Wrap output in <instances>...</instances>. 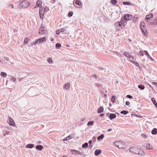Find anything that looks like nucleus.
I'll return each instance as SVG.
<instances>
[{
  "label": "nucleus",
  "mask_w": 157,
  "mask_h": 157,
  "mask_svg": "<svg viewBox=\"0 0 157 157\" xmlns=\"http://www.w3.org/2000/svg\"><path fill=\"white\" fill-rule=\"evenodd\" d=\"M129 151L132 153L138 155H143L144 154V152L142 149L136 147H130Z\"/></svg>",
  "instance_id": "1"
},
{
  "label": "nucleus",
  "mask_w": 157,
  "mask_h": 157,
  "mask_svg": "<svg viewBox=\"0 0 157 157\" xmlns=\"http://www.w3.org/2000/svg\"><path fill=\"white\" fill-rule=\"evenodd\" d=\"M29 6V3L27 1H22L20 4V7L22 8H25Z\"/></svg>",
  "instance_id": "2"
},
{
  "label": "nucleus",
  "mask_w": 157,
  "mask_h": 157,
  "mask_svg": "<svg viewBox=\"0 0 157 157\" xmlns=\"http://www.w3.org/2000/svg\"><path fill=\"white\" fill-rule=\"evenodd\" d=\"M45 9L43 7H41L39 10L40 17L41 19H43L45 12Z\"/></svg>",
  "instance_id": "3"
},
{
  "label": "nucleus",
  "mask_w": 157,
  "mask_h": 157,
  "mask_svg": "<svg viewBox=\"0 0 157 157\" xmlns=\"http://www.w3.org/2000/svg\"><path fill=\"white\" fill-rule=\"evenodd\" d=\"M145 24L144 22H142L140 23V28L141 30L143 33L145 35V33H147V31L144 28Z\"/></svg>",
  "instance_id": "4"
},
{
  "label": "nucleus",
  "mask_w": 157,
  "mask_h": 157,
  "mask_svg": "<svg viewBox=\"0 0 157 157\" xmlns=\"http://www.w3.org/2000/svg\"><path fill=\"white\" fill-rule=\"evenodd\" d=\"M132 17V16L131 15L129 14H126L124 15L123 17L124 18V20L126 21H128L131 20Z\"/></svg>",
  "instance_id": "5"
},
{
  "label": "nucleus",
  "mask_w": 157,
  "mask_h": 157,
  "mask_svg": "<svg viewBox=\"0 0 157 157\" xmlns=\"http://www.w3.org/2000/svg\"><path fill=\"white\" fill-rule=\"evenodd\" d=\"M45 28L44 26H41L39 29V33L40 35H43L45 33Z\"/></svg>",
  "instance_id": "6"
},
{
  "label": "nucleus",
  "mask_w": 157,
  "mask_h": 157,
  "mask_svg": "<svg viewBox=\"0 0 157 157\" xmlns=\"http://www.w3.org/2000/svg\"><path fill=\"white\" fill-rule=\"evenodd\" d=\"M70 83L69 82L65 83L63 86V89L66 90H69L70 86Z\"/></svg>",
  "instance_id": "7"
},
{
  "label": "nucleus",
  "mask_w": 157,
  "mask_h": 157,
  "mask_svg": "<svg viewBox=\"0 0 157 157\" xmlns=\"http://www.w3.org/2000/svg\"><path fill=\"white\" fill-rule=\"evenodd\" d=\"M126 145L124 142H121L120 144H119L118 148L119 149H124L125 148Z\"/></svg>",
  "instance_id": "8"
},
{
  "label": "nucleus",
  "mask_w": 157,
  "mask_h": 157,
  "mask_svg": "<svg viewBox=\"0 0 157 157\" xmlns=\"http://www.w3.org/2000/svg\"><path fill=\"white\" fill-rule=\"evenodd\" d=\"M153 18V14L152 13H150L149 14L147 15L145 17V19L147 21L150 20Z\"/></svg>",
  "instance_id": "9"
},
{
  "label": "nucleus",
  "mask_w": 157,
  "mask_h": 157,
  "mask_svg": "<svg viewBox=\"0 0 157 157\" xmlns=\"http://www.w3.org/2000/svg\"><path fill=\"white\" fill-rule=\"evenodd\" d=\"M65 30V29L64 28H62L60 29L57 30L56 32V34L57 35H59L60 32H64Z\"/></svg>",
  "instance_id": "10"
},
{
  "label": "nucleus",
  "mask_w": 157,
  "mask_h": 157,
  "mask_svg": "<svg viewBox=\"0 0 157 157\" xmlns=\"http://www.w3.org/2000/svg\"><path fill=\"white\" fill-rule=\"evenodd\" d=\"M115 25L118 30H120L121 28H122V27H121V25L119 22L116 23Z\"/></svg>",
  "instance_id": "11"
},
{
  "label": "nucleus",
  "mask_w": 157,
  "mask_h": 157,
  "mask_svg": "<svg viewBox=\"0 0 157 157\" xmlns=\"http://www.w3.org/2000/svg\"><path fill=\"white\" fill-rule=\"evenodd\" d=\"M123 20H124V18L122 17L121 20L119 22L120 24L121 25V27H122V28H124L125 26V25H124Z\"/></svg>",
  "instance_id": "12"
},
{
  "label": "nucleus",
  "mask_w": 157,
  "mask_h": 157,
  "mask_svg": "<svg viewBox=\"0 0 157 157\" xmlns=\"http://www.w3.org/2000/svg\"><path fill=\"white\" fill-rule=\"evenodd\" d=\"M116 115L114 113H111L109 115V117L110 120H112L116 117Z\"/></svg>",
  "instance_id": "13"
},
{
  "label": "nucleus",
  "mask_w": 157,
  "mask_h": 157,
  "mask_svg": "<svg viewBox=\"0 0 157 157\" xmlns=\"http://www.w3.org/2000/svg\"><path fill=\"white\" fill-rule=\"evenodd\" d=\"M121 142V141H115L114 142L113 144L114 146L118 148V147H119V144H120Z\"/></svg>",
  "instance_id": "14"
},
{
  "label": "nucleus",
  "mask_w": 157,
  "mask_h": 157,
  "mask_svg": "<svg viewBox=\"0 0 157 157\" xmlns=\"http://www.w3.org/2000/svg\"><path fill=\"white\" fill-rule=\"evenodd\" d=\"M104 109L102 106H100L98 109V113H100L103 112Z\"/></svg>",
  "instance_id": "15"
},
{
  "label": "nucleus",
  "mask_w": 157,
  "mask_h": 157,
  "mask_svg": "<svg viewBox=\"0 0 157 157\" xmlns=\"http://www.w3.org/2000/svg\"><path fill=\"white\" fill-rule=\"evenodd\" d=\"M39 44L40 43H42L43 42L45 41L46 40V39L45 37H43L42 38H40L39 39Z\"/></svg>",
  "instance_id": "16"
},
{
  "label": "nucleus",
  "mask_w": 157,
  "mask_h": 157,
  "mask_svg": "<svg viewBox=\"0 0 157 157\" xmlns=\"http://www.w3.org/2000/svg\"><path fill=\"white\" fill-rule=\"evenodd\" d=\"M101 152V150L100 149L96 150L94 152V154L95 155H98Z\"/></svg>",
  "instance_id": "17"
},
{
  "label": "nucleus",
  "mask_w": 157,
  "mask_h": 157,
  "mask_svg": "<svg viewBox=\"0 0 157 157\" xmlns=\"http://www.w3.org/2000/svg\"><path fill=\"white\" fill-rule=\"evenodd\" d=\"M146 148L148 150H151L153 149L151 145L150 144L148 143L147 144H146Z\"/></svg>",
  "instance_id": "18"
},
{
  "label": "nucleus",
  "mask_w": 157,
  "mask_h": 157,
  "mask_svg": "<svg viewBox=\"0 0 157 157\" xmlns=\"http://www.w3.org/2000/svg\"><path fill=\"white\" fill-rule=\"evenodd\" d=\"M10 122L9 124L10 125V126H13L15 124V122L11 118H10Z\"/></svg>",
  "instance_id": "19"
},
{
  "label": "nucleus",
  "mask_w": 157,
  "mask_h": 157,
  "mask_svg": "<svg viewBox=\"0 0 157 157\" xmlns=\"http://www.w3.org/2000/svg\"><path fill=\"white\" fill-rule=\"evenodd\" d=\"M43 147L40 145H38L36 147V149L39 151H41L43 148Z\"/></svg>",
  "instance_id": "20"
},
{
  "label": "nucleus",
  "mask_w": 157,
  "mask_h": 157,
  "mask_svg": "<svg viewBox=\"0 0 157 157\" xmlns=\"http://www.w3.org/2000/svg\"><path fill=\"white\" fill-rule=\"evenodd\" d=\"M34 144H28L26 146V147L27 148H32L34 147Z\"/></svg>",
  "instance_id": "21"
},
{
  "label": "nucleus",
  "mask_w": 157,
  "mask_h": 157,
  "mask_svg": "<svg viewBox=\"0 0 157 157\" xmlns=\"http://www.w3.org/2000/svg\"><path fill=\"white\" fill-rule=\"evenodd\" d=\"M151 133L153 135H155L157 133V129L154 128L151 131Z\"/></svg>",
  "instance_id": "22"
},
{
  "label": "nucleus",
  "mask_w": 157,
  "mask_h": 157,
  "mask_svg": "<svg viewBox=\"0 0 157 157\" xmlns=\"http://www.w3.org/2000/svg\"><path fill=\"white\" fill-rule=\"evenodd\" d=\"M104 137V135L103 134H101L100 136H98L97 138V140H98L100 141Z\"/></svg>",
  "instance_id": "23"
},
{
  "label": "nucleus",
  "mask_w": 157,
  "mask_h": 157,
  "mask_svg": "<svg viewBox=\"0 0 157 157\" xmlns=\"http://www.w3.org/2000/svg\"><path fill=\"white\" fill-rule=\"evenodd\" d=\"M151 100L152 101L153 103L155 106L157 108V103L156 102V101H155L154 98H152L151 99Z\"/></svg>",
  "instance_id": "24"
},
{
  "label": "nucleus",
  "mask_w": 157,
  "mask_h": 157,
  "mask_svg": "<svg viewBox=\"0 0 157 157\" xmlns=\"http://www.w3.org/2000/svg\"><path fill=\"white\" fill-rule=\"evenodd\" d=\"M42 2L40 0H38L36 3V5L38 7H40V6L41 5Z\"/></svg>",
  "instance_id": "25"
},
{
  "label": "nucleus",
  "mask_w": 157,
  "mask_h": 157,
  "mask_svg": "<svg viewBox=\"0 0 157 157\" xmlns=\"http://www.w3.org/2000/svg\"><path fill=\"white\" fill-rule=\"evenodd\" d=\"M47 61L49 63L51 64L53 63V61L52 60V58L49 57L47 59Z\"/></svg>",
  "instance_id": "26"
},
{
  "label": "nucleus",
  "mask_w": 157,
  "mask_h": 157,
  "mask_svg": "<svg viewBox=\"0 0 157 157\" xmlns=\"http://www.w3.org/2000/svg\"><path fill=\"white\" fill-rule=\"evenodd\" d=\"M71 151L73 154L75 155L77 154L78 151L75 149H71Z\"/></svg>",
  "instance_id": "27"
},
{
  "label": "nucleus",
  "mask_w": 157,
  "mask_h": 157,
  "mask_svg": "<svg viewBox=\"0 0 157 157\" xmlns=\"http://www.w3.org/2000/svg\"><path fill=\"white\" fill-rule=\"evenodd\" d=\"M124 55L126 57L128 58H130L131 57V56L128 53L126 52H125L124 53Z\"/></svg>",
  "instance_id": "28"
},
{
  "label": "nucleus",
  "mask_w": 157,
  "mask_h": 157,
  "mask_svg": "<svg viewBox=\"0 0 157 157\" xmlns=\"http://www.w3.org/2000/svg\"><path fill=\"white\" fill-rule=\"evenodd\" d=\"M138 87L141 90H143L145 88V86L143 85L140 84L138 86Z\"/></svg>",
  "instance_id": "29"
},
{
  "label": "nucleus",
  "mask_w": 157,
  "mask_h": 157,
  "mask_svg": "<svg viewBox=\"0 0 157 157\" xmlns=\"http://www.w3.org/2000/svg\"><path fill=\"white\" fill-rule=\"evenodd\" d=\"M88 143L86 142L82 145V147L83 148H87L88 147Z\"/></svg>",
  "instance_id": "30"
},
{
  "label": "nucleus",
  "mask_w": 157,
  "mask_h": 157,
  "mask_svg": "<svg viewBox=\"0 0 157 157\" xmlns=\"http://www.w3.org/2000/svg\"><path fill=\"white\" fill-rule=\"evenodd\" d=\"M121 113L124 115H126L128 113V111L126 110H123L121 112Z\"/></svg>",
  "instance_id": "31"
},
{
  "label": "nucleus",
  "mask_w": 157,
  "mask_h": 157,
  "mask_svg": "<svg viewBox=\"0 0 157 157\" xmlns=\"http://www.w3.org/2000/svg\"><path fill=\"white\" fill-rule=\"evenodd\" d=\"M77 155H78L81 156H84V153L82 151H78L77 154Z\"/></svg>",
  "instance_id": "32"
},
{
  "label": "nucleus",
  "mask_w": 157,
  "mask_h": 157,
  "mask_svg": "<svg viewBox=\"0 0 157 157\" xmlns=\"http://www.w3.org/2000/svg\"><path fill=\"white\" fill-rule=\"evenodd\" d=\"M0 75L2 77L4 78H5L7 75V74L4 72H2Z\"/></svg>",
  "instance_id": "33"
},
{
  "label": "nucleus",
  "mask_w": 157,
  "mask_h": 157,
  "mask_svg": "<svg viewBox=\"0 0 157 157\" xmlns=\"http://www.w3.org/2000/svg\"><path fill=\"white\" fill-rule=\"evenodd\" d=\"M138 17L137 16H134L133 19V21L134 23H135L137 22Z\"/></svg>",
  "instance_id": "34"
},
{
  "label": "nucleus",
  "mask_w": 157,
  "mask_h": 157,
  "mask_svg": "<svg viewBox=\"0 0 157 157\" xmlns=\"http://www.w3.org/2000/svg\"><path fill=\"white\" fill-rule=\"evenodd\" d=\"M94 121H90L88 122L87 125L88 126L93 125L94 124Z\"/></svg>",
  "instance_id": "35"
},
{
  "label": "nucleus",
  "mask_w": 157,
  "mask_h": 157,
  "mask_svg": "<svg viewBox=\"0 0 157 157\" xmlns=\"http://www.w3.org/2000/svg\"><path fill=\"white\" fill-rule=\"evenodd\" d=\"M115 97L114 95H113L112 97L111 101L113 103L115 102Z\"/></svg>",
  "instance_id": "36"
},
{
  "label": "nucleus",
  "mask_w": 157,
  "mask_h": 157,
  "mask_svg": "<svg viewBox=\"0 0 157 157\" xmlns=\"http://www.w3.org/2000/svg\"><path fill=\"white\" fill-rule=\"evenodd\" d=\"M110 2L112 4L115 5L117 3V1L116 0H111Z\"/></svg>",
  "instance_id": "37"
},
{
  "label": "nucleus",
  "mask_w": 157,
  "mask_h": 157,
  "mask_svg": "<svg viewBox=\"0 0 157 157\" xmlns=\"http://www.w3.org/2000/svg\"><path fill=\"white\" fill-rule=\"evenodd\" d=\"M61 46V44L60 43H57L56 45V48H59Z\"/></svg>",
  "instance_id": "38"
},
{
  "label": "nucleus",
  "mask_w": 157,
  "mask_h": 157,
  "mask_svg": "<svg viewBox=\"0 0 157 157\" xmlns=\"http://www.w3.org/2000/svg\"><path fill=\"white\" fill-rule=\"evenodd\" d=\"M123 5H130L131 3L129 2H124L123 3Z\"/></svg>",
  "instance_id": "39"
},
{
  "label": "nucleus",
  "mask_w": 157,
  "mask_h": 157,
  "mask_svg": "<svg viewBox=\"0 0 157 157\" xmlns=\"http://www.w3.org/2000/svg\"><path fill=\"white\" fill-rule=\"evenodd\" d=\"M73 13L72 12H69L68 13V16L69 17H71L73 15Z\"/></svg>",
  "instance_id": "40"
},
{
  "label": "nucleus",
  "mask_w": 157,
  "mask_h": 157,
  "mask_svg": "<svg viewBox=\"0 0 157 157\" xmlns=\"http://www.w3.org/2000/svg\"><path fill=\"white\" fill-rule=\"evenodd\" d=\"M80 3H81V2L79 1H76L75 2V4L77 5H78L79 6H81V4H80Z\"/></svg>",
  "instance_id": "41"
},
{
  "label": "nucleus",
  "mask_w": 157,
  "mask_h": 157,
  "mask_svg": "<svg viewBox=\"0 0 157 157\" xmlns=\"http://www.w3.org/2000/svg\"><path fill=\"white\" fill-rule=\"evenodd\" d=\"M141 136L142 137L145 138H147V136L146 135L144 134H141Z\"/></svg>",
  "instance_id": "42"
},
{
  "label": "nucleus",
  "mask_w": 157,
  "mask_h": 157,
  "mask_svg": "<svg viewBox=\"0 0 157 157\" xmlns=\"http://www.w3.org/2000/svg\"><path fill=\"white\" fill-rule=\"evenodd\" d=\"M28 38L27 37L25 38L24 40V43L27 44L28 42Z\"/></svg>",
  "instance_id": "43"
},
{
  "label": "nucleus",
  "mask_w": 157,
  "mask_h": 157,
  "mask_svg": "<svg viewBox=\"0 0 157 157\" xmlns=\"http://www.w3.org/2000/svg\"><path fill=\"white\" fill-rule=\"evenodd\" d=\"M144 54L147 56H149V54L148 52L147 51H144Z\"/></svg>",
  "instance_id": "44"
},
{
  "label": "nucleus",
  "mask_w": 157,
  "mask_h": 157,
  "mask_svg": "<svg viewBox=\"0 0 157 157\" xmlns=\"http://www.w3.org/2000/svg\"><path fill=\"white\" fill-rule=\"evenodd\" d=\"M151 84L152 85L155 86L157 87V83L156 82H152L151 83Z\"/></svg>",
  "instance_id": "45"
},
{
  "label": "nucleus",
  "mask_w": 157,
  "mask_h": 157,
  "mask_svg": "<svg viewBox=\"0 0 157 157\" xmlns=\"http://www.w3.org/2000/svg\"><path fill=\"white\" fill-rule=\"evenodd\" d=\"M73 135L72 134H71V135H69L68 136V138H69V140L70 139L72 138L73 137Z\"/></svg>",
  "instance_id": "46"
},
{
  "label": "nucleus",
  "mask_w": 157,
  "mask_h": 157,
  "mask_svg": "<svg viewBox=\"0 0 157 157\" xmlns=\"http://www.w3.org/2000/svg\"><path fill=\"white\" fill-rule=\"evenodd\" d=\"M127 97L129 98H132V97L130 95H128L127 96Z\"/></svg>",
  "instance_id": "47"
},
{
  "label": "nucleus",
  "mask_w": 157,
  "mask_h": 157,
  "mask_svg": "<svg viewBox=\"0 0 157 157\" xmlns=\"http://www.w3.org/2000/svg\"><path fill=\"white\" fill-rule=\"evenodd\" d=\"M92 140L93 142H95L96 141V138L95 136H94L92 138Z\"/></svg>",
  "instance_id": "48"
},
{
  "label": "nucleus",
  "mask_w": 157,
  "mask_h": 157,
  "mask_svg": "<svg viewBox=\"0 0 157 157\" xmlns=\"http://www.w3.org/2000/svg\"><path fill=\"white\" fill-rule=\"evenodd\" d=\"M11 80L13 82H14L16 80V79L14 78H13L11 79Z\"/></svg>",
  "instance_id": "49"
},
{
  "label": "nucleus",
  "mask_w": 157,
  "mask_h": 157,
  "mask_svg": "<svg viewBox=\"0 0 157 157\" xmlns=\"http://www.w3.org/2000/svg\"><path fill=\"white\" fill-rule=\"evenodd\" d=\"M30 44H31V45H34V44H36V43H35V41H33L32 42H31V43Z\"/></svg>",
  "instance_id": "50"
},
{
  "label": "nucleus",
  "mask_w": 157,
  "mask_h": 157,
  "mask_svg": "<svg viewBox=\"0 0 157 157\" xmlns=\"http://www.w3.org/2000/svg\"><path fill=\"white\" fill-rule=\"evenodd\" d=\"M135 64L137 67H139L140 66L139 64L137 62H136L135 63Z\"/></svg>",
  "instance_id": "51"
},
{
  "label": "nucleus",
  "mask_w": 157,
  "mask_h": 157,
  "mask_svg": "<svg viewBox=\"0 0 157 157\" xmlns=\"http://www.w3.org/2000/svg\"><path fill=\"white\" fill-rule=\"evenodd\" d=\"M130 104V102L128 101H126L125 102V104L127 105H129Z\"/></svg>",
  "instance_id": "52"
},
{
  "label": "nucleus",
  "mask_w": 157,
  "mask_h": 157,
  "mask_svg": "<svg viewBox=\"0 0 157 157\" xmlns=\"http://www.w3.org/2000/svg\"><path fill=\"white\" fill-rule=\"evenodd\" d=\"M39 39H36L35 41V43L36 44H37V43H39Z\"/></svg>",
  "instance_id": "53"
},
{
  "label": "nucleus",
  "mask_w": 157,
  "mask_h": 157,
  "mask_svg": "<svg viewBox=\"0 0 157 157\" xmlns=\"http://www.w3.org/2000/svg\"><path fill=\"white\" fill-rule=\"evenodd\" d=\"M99 70H103L105 69V68H104V67H99Z\"/></svg>",
  "instance_id": "54"
},
{
  "label": "nucleus",
  "mask_w": 157,
  "mask_h": 157,
  "mask_svg": "<svg viewBox=\"0 0 157 157\" xmlns=\"http://www.w3.org/2000/svg\"><path fill=\"white\" fill-rule=\"evenodd\" d=\"M96 86L98 87L101 86L100 84L98 83H96Z\"/></svg>",
  "instance_id": "55"
},
{
  "label": "nucleus",
  "mask_w": 157,
  "mask_h": 157,
  "mask_svg": "<svg viewBox=\"0 0 157 157\" xmlns=\"http://www.w3.org/2000/svg\"><path fill=\"white\" fill-rule=\"evenodd\" d=\"M69 140V138H68V137H67L66 138H64L63 140V141H66V140Z\"/></svg>",
  "instance_id": "56"
},
{
  "label": "nucleus",
  "mask_w": 157,
  "mask_h": 157,
  "mask_svg": "<svg viewBox=\"0 0 157 157\" xmlns=\"http://www.w3.org/2000/svg\"><path fill=\"white\" fill-rule=\"evenodd\" d=\"M129 61L130 62H132V63H133L134 64H135V63L136 62H135V61H132V60H129Z\"/></svg>",
  "instance_id": "57"
},
{
  "label": "nucleus",
  "mask_w": 157,
  "mask_h": 157,
  "mask_svg": "<svg viewBox=\"0 0 157 157\" xmlns=\"http://www.w3.org/2000/svg\"><path fill=\"white\" fill-rule=\"evenodd\" d=\"M9 133V132H6V133H4V135H4V136H6V135L8 134Z\"/></svg>",
  "instance_id": "58"
},
{
  "label": "nucleus",
  "mask_w": 157,
  "mask_h": 157,
  "mask_svg": "<svg viewBox=\"0 0 157 157\" xmlns=\"http://www.w3.org/2000/svg\"><path fill=\"white\" fill-rule=\"evenodd\" d=\"M4 59H5L6 61H8L9 60V58L8 57H4Z\"/></svg>",
  "instance_id": "59"
},
{
  "label": "nucleus",
  "mask_w": 157,
  "mask_h": 157,
  "mask_svg": "<svg viewBox=\"0 0 157 157\" xmlns=\"http://www.w3.org/2000/svg\"><path fill=\"white\" fill-rule=\"evenodd\" d=\"M140 55L141 56H144V54H143V53L142 52H141L140 53Z\"/></svg>",
  "instance_id": "60"
},
{
  "label": "nucleus",
  "mask_w": 157,
  "mask_h": 157,
  "mask_svg": "<svg viewBox=\"0 0 157 157\" xmlns=\"http://www.w3.org/2000/svg\"><path fill=\"white\" fill-rule=\"evenodd\" d=\"M92 141L91 140H90L88 142V143L90 144L92 143Z\"/></svg>",
  "instance_id": "61"
},
{
  "label": "nucleus",
  "mask_w": 157,
  "mask_h": 157,
  "mask_svg": "<svg viewBox=\"0 0 157 157\" xmlns=\"http://www.w3.org/2000/svg\"><path fill=\"white\" fill-rule=\"evenodd\" d=\"M123 21H124V25H126L127 24V21H126V20H123Z\"/></svg>",
  "instance_id": "62"
},
{
  "label": "nucleus",
  "mask_w": 157,
  "mask_h": 157,
  "mask_svg": "<svg viewBox=\"0 0 157 157\" xmlns=\"http://www.w3.org/2000/svg\"><path fill=\"white\" fill-rule=\"evenodd\" d=\"M104 116V114L103 113H101L100 115V116L101 117H103Z\"/></svg>",
  "instance_id": "63"
},
{
  "label": "nucleus",
  "mask_w": 157,
  "mask_h": 157,
  "mask_svg": "<svg viewBox=\"0 0 157 157\" xmlns=\"http://www.w3.org/2000/svg\"><path fill=\"white\" fill-rule=\"evenodd\" d=\"M10 6L12 8H13V4L10 5Z\"/></svg>",
  "instance_id": "64"
}]
</instances>
